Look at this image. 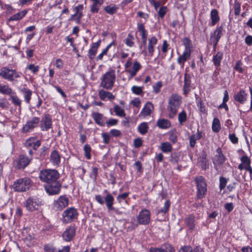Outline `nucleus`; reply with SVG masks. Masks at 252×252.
I'll return each instance as SVG.
<instances>
[{"label": "nucleus", "mask_w": 252, "mask_h": 252, "mask_svg": "<svg viewBox=\"0 0 252 252\" xmlns=\"http://www.w3.org/2000/svg\"><path fill=\"white\" fill-rule=\"evenodd\" d=\"M182 97L177 94H172L168 98L167 110L168 117L173 118L176 115L182 103Z\"/></svg>", "instance_id": "nucleus-1"}, {"label": "nucleus", "mask_w": 252, "mask_h": 252, "mask_svg": "<svg viewBox=\"0 0 252 252\" xmlns=\"http://www.w3.org/2000/svg\"><path fill=\"white\" fill-rule=\"evenodd\" d=\"M116 80L115 71L111 69L104 73L100 79V86L107 90H111Z\"/></svg>", "instance_id": "nucleus-2"}, {"label": "nucleus", "mask_w": 252, "mask_h": 252, "mask_svg": "<svg viewBox=\"0 0 252 252\" xmlns=\"http://www.w3.org/2000/svg\"><path fill=\"white\" fill-rule=\"evenodd\" d=\"M59 177V173L55 169L41 170L39 175L40 180L43 182L46 183V184L57 181Z\"/></svg>", "instance_id": "nucleus-3"}, {"label": "nucleus", "mask_w": 252, "mask_h": 252, "mask_svg": "<svg viewBox=\"0 0 252 252\" xmlns=\"http://www.w3.org/2000/svg\"><path fill=\"white\" fill-rule=\"evenodd\" d=\"M32 184L30 178L25 177L17 180L13 185V188L16 191L24 192L29 189Z\"/></svg>", "instance_id": "nucleus-4"}, {"label": "nucleus", "mask_w": 252, "mask_h": 252, "mask_svg": "<svg viewBox=\"0 0 252 252\" xmlns=\"http://www.w3.org/2000/svg\"><path fill=\"white\" fill-rule=\"evenodd\" d=\"M42 204L41 199L35 196L28 198L24 203V206L29 212H33L39 210Z\"/></svg>", "instance_id": "nucleus-5"}, {"label": "nucleus", "mask_w": 252, "mask_h": 252, "mask_svg": "<svg viewBox=\"0 0 252 252\" xmlns=\"http://www.w3.org/2000/svg\"><path fill=\"white\" fill-rule=\"evenodd\" d=\"M131 58H129L125 64L126 71L129 74V79L134 77L137 72L142 68L141 64L135 61L132 63L131 62Z\"/></svg>", "instance_id": "nucleus-6"}, {"label": "nucleus", "mask_w": 252, "mask_h": 252, "mask_svg": "<svg viewBox=\"0 0 252 252\" xmlns=\"http://www.w3.org/2000/svg\"><path fill=\"white\" fill-rule=\"evenodd\" d=\"M95 200L100 204L103 205L104 201L106 203V207L108 209V212L111 211H114L115 209L113 205L114 204V198L110 193H108L104 198L101 195H96L95 196Z\"/></svg>", "instance_id": "nucleus-7"}, {"label": "nucleus", "mask_w": 252, "mask_h": 252, "mask_svg": "<svg viewBox=\"0 0 252 252\" xmlns=\"http://www.w3.org/2000/svg\"><path fill=\"white\" fill-rule=\"evenodd\" d=\"M0 76L7 81L13 82L15 78L20 77L19 73L15 70L7 67H2L0 69Z\"/></svg>", "instance_id": "nucleus-8"}, {"label": "nucleus", "mask_w": 252, "mask_h": 252, "mask_svg": "<svg viewBox=\"0 0 252 252\" xmlns=\"http://www.w3.org/2000/svg\"><path fill=\"white\" fill-rule=\"evenodd\" d=\"M40 121V118L38 117H33L29 119L23 126L21 132L23 133L32 132L39 126Z\"/></svg>", "instance_id": "nucleus-9"}, {"label": "nucleus", "mask_w": 252, "mask_h": 252, "mask_svg": "<svg viewBox=\"0 0 252 252\" xmlns=\"http://www.w3.org/2000/svg\"><path fill=\"white\" fill-rule=\"evenodd\" d=\"M195 181L197 188V198L198 199L202 198L207 192V184L205 179L202 176H199L195 178Z\"/></svg>", "instance_id": "nucleus-10"}, {"label": "nucleus", "mask_w": 252, "mask_h": 252, "mask_svg": "<svg viewBox=\"0 0 252 252\" xmlns=\"http://www.w3.org/2000/svg\"><path fill=\"white\" fill-rule=\"evenodd\" d=\"M78 213L76 209L74 207L68 208L63 213L62 221L63 223H69L77 218Z\"/></svg>", "instance_id": "nucleus-11"}, {"label": "nucleus", "mask_w": 252, "mask_h": 252, "mask_svg": "<svg viewBox=\"0 0 252 252\" xmlns=\"http://www.w3.org/2000/svg\"><path fill=\"white\" fill-rule=\"evenodd\" d=\"M62 184L56 181L44 185V189L46 192L50 195L58 194L61 191Z\"/></svg>", "instance_id": "nucleus-12"}, {"label": "nucleus", "mask_w": 252, "mask_h": 252, "mask_svg": "<svg viewBox=\"0 0 252 252\" xmlns=\"http://www.w3.org/2000/svg\"><path fill=\"white\" fill-rule=\"evenodd\" d=\"M148 43L145 47L143 53L145 55L153 56L155 52V47L158 43V39L155 36L149 38Z\"/></svg>", "instance_id": "nucleus-13"}, {"label": "nucleus", "mask_w": 252, "mask_h": 252, "mask_svg": "<svg viewBox=\"0 0 252 252\" xmlns=\"http://www.w3.org/2000/svg\"><path fill=\"white\" fill-rule=\"evenodd\" d=\"M41 130L42 131H48L52 128V119L51 116L46 114L44 115L41 120H40L39 125Z\"/></svg>", "instance_id": "nucleus-14"}, {"label": "nucleus", "mask_w": 252, "mask_h": 252, "mask_svg": "<svg viewBox=\"0 0 252 252\" xmlns=\"http://www.w3.org/2000/svg\"><path fill=\"white\" fill-rule=\"evenodd\" d=\"M32 158L27 157L23 155L19 156L15 161L16 167L18 169H24L31 162Z\"/></svg>", "instance_id": "nucleus-15"}, {"label": "nucleus", "mask_w": 252, "mask_h": 252, "mask_svg": "<svg viewBox=\"0 0 252 252\" xmlns=\"http://www.w3.org/2000/svg\"><path fill=\"white\" fill-rule=\"evenodd\" d=\"M150 212L147 209L142 210L137 216V221L140 224L146 225L150 221Z\"/></svg>", "instance_id": "nucleus-16"}, {"label": "nucleus", "mask_w": 252, "mask_h": 252, "mask_svg": "<svg viewBox=\"0 0 252 252\" xmlns=\"http://www.w3.org/2000/svg\"><path fill=\"white\" fill-rule=\"evenodd\" d=\"M68 203V198L66 195H61L54 201V206L57 210H62L67 207Z\"/></svg>", "instance_id": "nucleus-17"}, {"label": "nucleus", "mask_w": 252, "mask_h": 252, "mask_svg": "<svg viewBox=\"0 0 252 252\" xmlns=\"http://www.w3.org/2000/svg\"><path fill=\"white\" fill-rule=\"evenodd\" d=\"M223 28L222 26L218 27L216 28L213 33L211 35L210 39L213 42L214 50H215L216 47L217 46L220 39L222 35V32Z\"/></svg>", "instance_id": "nucleus-18"}, {"label": "nucleus", "mask_w": 252, "mask_h": 252, "mask_svg": "<svg viewBox=\"0 0 252 252\" xmlns=\"http://www.w3.org/2000/svg\"><path fill=\"white\" fill-rule=\"evenodd\" d=\"M216 154L213 159V162L216 165H221L226 160V158L224 156L222 153V151L220 148H218L216 150Z\"/></svg>", "instance_id": "nucleus-19"}, {"label": "nucleus", "mask_w": 252, "mask_h": 252, "mask_svg": "<svg viewBox=\"0 0 252 252\" xmlns=\"http://www.w3.org/2000/svg\"><path fill=\"white\" fill-rule=\"evenodd\" d=\"M25 145L27 148H32L34 150H36L41 145V142L35 137H31L26 141Z\"/></svg>", "instance_id": "nucleus-20"}, {"label": "nucleus", "mask_w": 252, "mask_h": 252, "mask_svg": "<svg viewBox=\"0 0 252 252\" xmlns=\"http://www.w3.org/2000/svg\"><path fill=\"white\" fill-rule=\"evenodd\" d=\"M61 156L59 151L53 150L50 153V161L54 166L59 165L61 162Z\"/></svg>", "instance_id": "nucleus-21"}, {"label": "nucleus", "mask_w": 252, "mask_h": 252, "mask_svg": "<svg viewBox=\"0 0 252 252\" xmlns=\"http://www.w3.org/2000/svg\"><path fill=\"white\" fill-rule=\"evenodd\" d=\"M76 229L73 226H70L63 234V238L65 241H70L75 235Z\"/></svg>", "instance_id": "nucleus-22"}, {"label": "nucleus", "mask_w": 252, "mask_h": 252, "mask_svg": "<svg viewBox=\"0 0 252 252\" xmlns=\"http://www.w3.org/2000/svg\"><path fill=\"white\" fill-rule=\"evenodd\" d=\"M98 94L100 99L103 101H106L107 100L111 101L115 98V96L111 92L104 90H99Z\"/></svg>", "instance_id": "nucleus-23"}, {"label": "nucleus", "mask_w": 252, "mask_h": 252, "mask_svg": "<svg viewBox=\"0 0 252 252\" xmlns=\"http://www.w3.org/2000/svg\"><path fill=\"white\" fill-rule=\"evenodd\" d=\"M83 6L79 4L74 8L75 13L71 16V19H74L77 23H79L80 19L83 16L82 10Z\"/></svg>", "instance_id": "nucleus-24"}, {"label": "nucleus", "mask_w": 252, "mask_h": 252, "mask_svg": "<svg viewBox=\"0 0 252 252\" xmlns=\"http://www.w3.org/2000/svg\"><path fill=\"white\" fill-rule=\"evenodd\" d=\"M197 163L203 170H206L207 168H209V161L207 159V155L205 153H203L198 158Z\"/></svg>", "instance_id": "nucleus-25"}, {"label": "nucleus", "mask_w": 252, "mask_h": 252, "mask_svg": "<svg viewBox=\"0 0 252 252\" xmlns=\"http://www.w3.org/2000/svg\"><path fill=\"white\" fill-rule=\"evenodd\" d=\"M240 161L241 163L238 166L240 170L245 169L251 166V160L247 155L243 156L240 158Z\"/></svg>", "instance_id": "nucleus-26"}, {"label": "nucleus", "mask_w": 252, "mask_h": 252, "mask_svg": "<svg viewBox=\"0 0 252 252\" xmlns=\"http://www.w3.org/2000/svg\"><path fill=\"white\" fill-rule=\"evenodd\" d=\"M234 99L241 104H243L247 99V94L243 90H241L234 95Z\"/></svg>", "instance_id": "nucleus-27"}, {"label": "nucleus", "mask_w": 252, "mask_h": 252, "mask_svg": "<svg viewBox=\"0 0 252 252\" xmlns=\"http://www.w3.org/2000/svg\"><path fill=\"white\" fill-rule=\"evenodd\" d=\"M153 110L154 106L152 103L150 102H148L142 109L140 115L143 117L150 116Z\"/></svg>", "instance_id": "nucleus-28"}, {"label": "nucleus", "mask_w": 252, "mask_h": 252, "mask_svg": "<svg viewBox=\"0 0 252 252\" xmlns=\"http://www.w3.org/2000/svg\"><path fill=\"white\" fill-rule=\"evenodd\" d=\"M190 83L191 81L190 75L187 74H185L184 76V85L183 88L184 94H187L190 91Z\"/></svg>", "instance_id": "nucleus-29"}, {"label": "nucleus", "mask_w": 252, "mask_h": 252, "mask_svg": "<svg viewBox=\"0 0 252 252\" xmlns=\"http://www.w3.org/2000/svg\"><path fill=\"white\" fill-rule=\"evenodd\" d=\"M210 16L211 22L210 24V26H214L220 21L218 10L216 9H212L211 11Z\"/></svg>", "instance_id": "nucleus-30"}, {"label": "nucleus", "mask_w": 252, "mask_h": 252, "mask_svg": "<svg viewBox=\"0 0 252 252\" xmlns=\"http://www.w3.org/2000/svg\"><path fill=\"white\" fill-rule=\"evenodd\" d=\"M191 53L184 51L182 55H180L177 59L178 63L180 64L182 67L184 65V63L190 58Z\"/></svg>", "instance_id": "nucleus-31"}, {"label": "nucleus", "mask_w": 252, "mask_h": 252, "mask_svg": "<svg viewBox=\"0 0 252 252\" xmlns=\"http://www.w3.org/2000/svg\"><path fill=\"white\" fill-rule=\"evenodd\" d=\"M100 41H98L95 43H94L89 51V57L91 59H93L96 53L99 46H100Z\"/></svg>", "instance_id": "nucleus-32"}, {"label": "nucleus", "mask_w": 252, "mask_h": 252, "mask_svg": "<svg viewBox=\"0 0 252 252\" xmlns=\"http://www.w3.org/2000/svg\"><path fill=\"white\" fill-rule=\"evenodd\" d=\"M92 117L94 119L95 122L98 125L100 126H104V123L103 122L102 119L103 118V115L102 114L94 112L92 114Z\"/></svg>", "instance_id": "nucleus-33"}, {"label": "nucleus", "mask_w": 252, "mask_h": 252, "mask_svg": "<svg viewBox=\"0 0 252 252\" xmlns=\"http://www.w3.org/2000/svg\"><path fill=\"white\" fill-rule=\"evenodd\" d=\"M157 125L160 128L166 129L170 127L171 123L167 119H161L157 121Z\"/></svg>", "instance_id": "nucleus-34"}, {"label": "nucleus", "mask_w": 252, "mask_h": 252, "mask_svg": "<svg viewBox=\"0 0 252 252\" xmlns=\"http://www.w3.org/2000/svg\"><path fill=\"white\" fill-rule=\"evenodd\" d=\"M27 13V10H23L13 15L9 19V21H18L22 19Z\"/></svg>", "instance_id": "nucleus-35"}, {"label": "nucleus", "mask_w": 252, "mask_h": 252, "mask_svg": "<svg viewBox=\"0 0 252 252\" xmlns=\"http://www.w3.org/2000/svg\"><path fill=\"white\" fill-rule=\"evenodd\" d=\"M21 92L23 93L24 94L25 101L28 104L30 103L31 99V96L32 94V91L28 88H23L21 90Z\"/></svg>", "instance_id": "nucleus-36"}, {"label": "nucleus", "mask_w": 252, "mask_h": 252, "mask_svg": "<svg viewBox=\"0 0 252 252\" xmlns=\"http://www.w3.org/2000/svg\"><path fill=\"white\" fill-rule=\"evenodd\" d=\"M201 133L198 130H197V132L191 136L189 137V145L191 147H194L196 141L197 140L200 139L201 138Z\"/></svg>", "instance_id": "nucleus-37"}, {"label": "nucleus", "mask_w": 252, "mask_h": 252, "mask_svg": "<svg viewBox=\"0 0 252 252\" xmlns=\"http://www.w3.org/2000/svg\"><path fill=\"white\" fill-rule=\"evenodd\" d=\"M182 42L185 47L184 51L191 53L193 48L191 40L187 37H185L183 39Z\"/></svg>", "instance_id": "nucleus-38"}, {"label": "nucleus", "mask_w": 252, "mask_h": 252, "mask_svg": "<svg viewBox=\"0 0 252 252\" xmlns=\"http://www.w3.org/2000/svg\"><path fill=\"white\" fill-rule=\"evenodd\" d=\"M0 93L3 94L11 95L13 92L8 85L0 84Z\"/></svg>", "instance_id": "nucleus-39"}, {"label": "nucleus", "mask_w": 252, "mask_h": 252, "mask_svg": "<svg viewBox=\"0 0 252 252\" xmlns=\"http://www.w3.org/2000/svg\"><path fill=\"white\" fill-rule=\"evenodd\" d=\"M223 57V53L221 52H218L216 55H215L213 59V62L215 66L218 68L220 65V62Z\"/></svg>", "instance_id": "nucleus-40"}, {"label": "nucleus", "mask_w": 252, "mask_h": 252, "mask_svg": "<svg viewBox=\"0 0 252 252\" xmlns=\"http://www.w3.org/2000/svg\"><path fill=\"white\" fill-rule=\"evenodd\" d=\"M160 149L162 152L166 153L171 152L172 147V145L169 142H165L161 143Z\"/></svg>", "instance_id": "nucleus-41"}, {"label": "nucleus", "mask_w": 252, "mask_h": 252, "mask_svg": "<svg viewBox=\"0 0 252 252\" xmlns=\"http://www.w3.org/2000/svg\"><path fill=\"white\" fill-rule=\"evenodd\" d=\"M170 206V202L169 200H167L164 203V207L162 208H161L158 210L157 215H159L160 214H165L169 210V207Z\"/></svg>", "instance_id": "nucleus-42"}, {"label": "nucleus", "mask_w": 252, "mask_h": 252, "mask_svg": "<svg viewBox=\"0 0 252 252\" xmlns=\"http://www.w3.org/2000/svg\"><path fill=\"white\" fill-rule=\"evenodd\" d=\"M114 111L116 115L120 117H124L126 113L124 110L119 105L115 104L114 106Z\"/></svg>", "instance_id": "nucleus-43"}, {"label": "nucleus", "mask_w": 252, "mask_h": 252, "mask_svg": "<svg viewBox=\"0 0 252 252\" xmlns=\"http://www.w3.org/2000/svg\"><path fill=\"white\" fill-rule=\"evenodd\" d=\"M220 120L217 118H214L212 126L213 131L215 132H218L220 130Z\"/></svg>", "instance_id": "nucleus-44"}, {"label": "nucleus", "mask_w": 252, "mask_h": 252, "mask_svg": "<svg viewBox=\"0 0 252 252\" xmlns=\"http://www.w3.org/2000/svg\"><path fill=\"white\" fill-rule=\"evenodd\" d=\"M194 217L193 215L189 216L185 220L187 225L190 229H192L194 227Z\"/></svg>", "instance_id": "nucleus-45"}, {"label": "nucleus", "mask_w": 252, "mask_h": 252, "mask_svg": "<svg viewBox=\"0 0 252 252\" xmlns=\"http://www.w3.org/2000/svg\"><path fill=\"white\" fill-rule=\"evenodd\" d=\"M150 252H175L174 248L171 246L166 247L165 249L160 248L151 249Z\"/></svg>", "instance_id": "nucleus-46"}, {"label": "nucleus", "mask_w": 252, "mask_h": 252, "mask_svg": "<svg viewBox=\"0 0 252 252\" xmlns=\"http://www.w3.org/2000/svg\"><path fill=\"white\" fill-rule=\"evenodd\" d=\"M149 126L147 123H142L138 127V131L142 135L145 134L148 130Z\"/></svg>", "instance_id": "nucleus-47"}, {"label": "nucleus", "mask_w": 252, "mask_h": 252, "mask_svg": "<svg viewBox=\"0 0 252 252\" xmlns=\"http://www.w3.org/2000/svg\"><path fill=\"white\" fill-rule=\"evenodd\" d=\"M137 28L139 32L140 33L141 38L147 37V31L145 30L144 26L143 24H138L137 26Z\"/></svg>", "instance_id": "nucleus-48"}, {"label": "nucleus", "mask_w": 252, "mask_h": 252, "mask_svg": "<svg viewBox=\"0 0 252 252\" xmlns=\"http://www.w3.org/2000/svg\"><path fill=\"white\" fill-rule=\"evenodd\" d=\"M200 248L198 247H195L194 249L189 246H185L182 247L179 252H199Z\"/></svg>", "instance_id": "nucleus-49"}, {"label": "nucleus", "mask_w": 252, "mask_h": 252, "mask_svg": "<svg viewBox=\"0 0 252 252\" xmlns=\"http://www.w3.org/2000/svg\"><path fill=\"white\" fill-rule=\"evenodd\" d=\"M187 120L186 112L183 110L178 114V121L181 125H182Z\"/></svg>", "instance_id": "nucleus-50"}, {"label": "nucleus", "mask_w": 252, "mask_h": 252, "mask_svg": "<svg viewBox=\"0 0 252 252\" xmlns=\"http://www.w3.org/2000/svg\"><path fill=\"white\" fill-rule=\"evenodd\" d=\"M118 7L113 5H110L104 7V10L109 14H114L117 12Z\"/></svg>", "instance_id": "nucleus-51"}, {"label": "nucleus", "mask_w": 252, "mask_h": 252, "mask_svg": "<svg viewBox=\"0 0 252 252\" xmlns=\"http://www.w3.org/2000/svg\"><path fill=\"white\" fill-rule=\"evenodd\" d=\"M115 45V42L113 41L109 44H108L107 47L103 50L102 53H101L96 58L97 60H101L102 59L104 55H106L109 49L113 45Z\"/></svg>", "instance_id": "nucleus-52"}, {"label": "nucleus", "mask_w": 252, "mask_h": 252, "mask_svg": "<svg viewBox=\"0 0 252 252\" xmlns=\"http://www.w3.org/2000/svg\"><path fill=\"white\" fill-rule=\"evenodd\" d=\"M83 150L84 151V156L86 158L88 159H90L91 158V148L90 146L88 144L85 145L83 148Z\"/></svg>", "instance_id": "nucleus-53"}, {"label": "nucleus", "mask_w": 252, "mask_h": 252, "mask_svg": "<svg viewBox=\"0 0 252 252\" xmlns=\"http://www.w3.org/2000/svg\"><path fill=\"white\" fill-rule=\"evenodd\" d=\"M93 3L91 6V9L90 10L91 12L95 13H97L100 9V7H101V4L100 2H93Z\"/></svg>", "instance_id": "nucleus-54"}, {"label": "nucleus", "mask_w": 252, "mask_h": 252, "mask_svg": "<svg viewBox=\"0 0 252 252\" xmlns=\"http://www.w3.org/2000/svg\"><path fill=\"white\" fill-rule=\"evenodd\" d=\"M131 91L133 94L136 95H142L143 94V88L137 86H132Z\"/></svg>", "instance_id": "nucleus-55"}, {"label": "nucleus", "mask_w": 252, "mask_h": 252, "mask_svg": "<svg viewBox=\"0 0 252 252\" xmlns=\"http://www.w3.org/2000/svg\"><path fill=\"white\" fill-rule=\"evenodd\" d=\"M228 99H229L228 94L227 91L226 90H225L224 91V96H223V102H222V103L221 104H220L219 106V108H221L222 105H224L225 109L226 110H228V107L227 104H226V102L228 100Z\"/></svg>", "instance_id": "nucleus-56"}, {"label": "nucleus", "mask_w": 252, "mask_h": 252, "mask_svg": "<svg viewBox=\"0 0 252 252\" xmlns=\"http://www.w3.org/2000/svg\"><path fill=\"white\" fill-rule=\"evenodd\" d=\"M220 181V185L219 188L220 190H222L226 186L227 182V179H226L225 178L221 176L220 177L219 179Z\"/></svg>", "instance_id": "nucleus-57"}, {"label": "nucleus", "mask_w": 252, "mask_h": 252, "mask_svg": "<svg viewBox=\"0 0 252 252\" xmlns=\"http://www.w3.org/2000/svg\"><path fill=\"white\" fill-rule=\"evenodd\" d=\"M162 86V83L160 81L157 82V83L153 86V92L155 94H158Z\"/></svg>", "instance_id": "nucleus-58"}, {"label": "nucleus", "mask_w": 252, "mask_h": 252, "mask_svg": "<svg viewBox=\"0 0 252 252\" xmlns=\"http://www.w3.org/2000/svg\"><path fill=\"white\" fill-rule=\"evenodd\" d=\"M27 69L31 70L33 73H36L39 70V66L38 65H34L33 64L29 65Z\"/></svg>", "instance_id": "nucleus-59"}, {"label": "nucleus", "mask_w": 252, "mask_h": 252, "mask_svg": "<svg viewBox=\"0 0 252 252\" xmlns=\"http://www.w3.org/2000/svg\"><path fill=\"white\" fill-rule=\"evenodd\" d=\"M10 98L12 100V102L16 105L20 106L21 104V100L19 98V97L14 95H11Z\"/></svg>", "instance_id": "nucleus-60"}, {"label": "nucleus", "mask_w": 252, "mask_h": 252, "mask_svg": "<svg viewBox=\"0 0 252 252\" xmlns=\"http://www.w3.org/2000/svg\"><path fill=\"white\" fill-rule=\"evenodd\" d=\"M242 63L240 61H239L237 62L234 66V69L238 72L241 73H242L243 72V69L242 67Z\"/></svg>", "instance_id": "nucleus-61"}, {"label": "nucleus", "mask_w": 252, "mask_h": 252, "mask_svg": "<svg viewBox=\"0 0 252 252\" xmlns=\"http://www.w3.org/2000/svg\"><path fill=\"white\" fill-rule=\"evenodd\" d=\"M129 195L128 192H125L121 194H119L117 197V200L119 202V203H121L123 200H125Z\"/></svg>", "instance_id": "nucleus-62"}, {"label": "nucleus", "mask_w": 252, "mask_h": 252, "mask_svg": "<svg viewBox=\"0 0 252 252\" xmlns=\"http://www.w3.org/2000/svg\"><path fill=\"white\" fill-rule=\"evenodd\" d=\"M132 40H133L132 36L130 34H128L127 37L126 39L125 43L128 46L132 47L134 44V42H133Z\"/></svg>", "instance_id": "nucleus-63"}, {"label": "nucleus", "mask_w": 252, "mask_h": 252, "mask_svg": "<svg viewBox=\"0 0 252 252\" xmlns=\"http://www.w3.org/2000/svg\"><path fill=\"white\" fill-rule=\"evenodd\" d=\"M70 248L69 246L64 247L62 250L54 249L52 252H69Z\"/></svg>", "instance_id": "nucleus-64"}]
</instances>
